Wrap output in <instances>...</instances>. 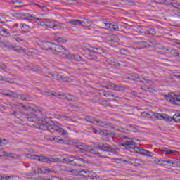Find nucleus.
<instances>
[{
	"label": "nucleus",
	"instance_id": "4468645a",
	"mask_svg": "<svg viewBox=\"0 0 180 180\" xmlns=\"http://www.w3.org/2000/svg\"><path fill=\"white\" fill-rule=\"evenodd\" d=\"M53 51H56L57 53H60L61 54H65L67 49L60 45L54 44Z\"/></svg>",
	"mask_w": 180,
	"mask_h": 180
},
{
	"label": "nucleus",
	"instance_id": "8fccbe9b",
	"mask_svg": "<svg viewBox=\"0 0 180 180\" xmlns=\"http://www.w3.org/2000/svg\"><path fill=\"white\" fill-rule=\"evenodd\" d=\"M41 20H40L39 26H46V23H47V20L41 18Z\"/></svg>",
	"mask_w": 180,
	"mask_h": 180
},
{
	"label": "nucleus",
	"instance_id": "9b49d317",
	"mask_svg": "<svg viewBox=\"0 0 180 180\" xmlns=\"http://www.w3.org/2000/svg\"><path fill=\"white\" fill-rule=\"evenodd\" d=\"M58 96H64V99H67V101H70V102H78V101H79V98H78V97H75V96L70 94H59Z\"/></svg>",
	"mask_w": 180,
	"mask_h": 180
},
{
	"label": "nucleus",
	"instance_id": "c756f323",
	"mask_svg": "<svg viewBox=\"0 0 180 180\" xmlns=\"http://www.w3.org/2000/svg\"><path fill=\"white\" fill-rule=\"evenodd\" d=\"M21 29L22 32H24L25 33H29V32H30V27L26 24H22Z\"/></svg>",
	"mask_w": 180,
	"mask_h": 180
},
{
	"label": "nucleus",
	"instance_id": "c85d7f7f",
	"mask_svg": "<svg viewBox=\"0 0 180 180\" xmlns=\"http://www.w3.org/2000/svg\"><path fill=\"white\" fill-rule=\"evenodd\" d=\"M145 34H151V36H155L157 34V31L154 28H150L145 31Z\"/></svg>",
	"mask_w": 180,
	"mask_h": 180
},
{
	"label": "nucleus",
	"instance_id": "09e8293b",
	"mask_svg": "<svg viewBox=\"0 0 180 180\" xmlns=\"http://www.w3.org/2000/svg\"><path fill=\"white\" fill-rule=\"evenodd\" d=\"M169 5H171L172 6H173V8H175L176 9H179V4L177 3H170Z\"/></svg>",
	"mask_w": 180,
	"mask_h": 180
},
{
	"label": "nucleus",
	"instance_id": "0eeeda50",
	"mask_svg": "<svg viewBox=\"0 0 180 180\" xmlns=\"http://www.w3.org/2000/svg\"><path fill=\"white\" fill-rule=\"evenodd\" d=\"M37 111L33 110L30 114H25L24 117L27 119L28 122H37Z\"/></svg>",
	"mask_w": 180,
	"mask_h": 180
},
{
	"label": "nucleus",
	"instance_id": "5701e85b",
	"mask_svg": "<svg viewBox=\"0 0 180 180\" xmlns=\"http://www.w3.org/2000/svg\"><path fill=\"white\" fill-rule=\"evenodd\" d=\"M86 58H88V60H90L91 61H96L98 60V57L96 56V55L94 54V52H92V51H91L89 53H86Z\"/></svg>",
	"mask_w": 180,
	"mask_h": 180
},
{
	"label": "nucleus",
	"instance_id": "0e129e2a",
	"mask_svg": "<svg viewBox=\"0 0 180 180\" xmlns=\"http://www.w3.org/2000/svg\"><path fill=\"white\" fill-rule=\"evenodd\" d=\"M141 79H142L141 77H136V79L135 81H136L137 82H144Z\"/></svg>",
	"mask_w": 180,
	"mask_h": 180
},
{
	"label": "nucleus",
	"instance_id": "20e7f679",
	"mask_svg": "<svg viewBox=\"0 0 180 180\" xmlns=\"http://www.w3.org/2000/svg\"><path fill=\"white\" fill-rule=\"evenodd\" d=\"M122 140L124 143H121L120 147H125V148H132L131 146H136V143L133 141V139L128 136H122Z\"/></svg>",
	"mask_w": 180,
	"mask_h": 180
},
{
	"label": "nucleus",
	"instance_id": "774afa93",
	"mask_svg": "<svg viewBox=\"0 0 180 180\" xmlns=\"http://www.w3.org/2000/svg\"><path fill=\"white\" fill-rule=\"evenodd\" d=\"M15 40L19 43V41H23V39L19 38L18 37H15Z\"/></svg>",
	"mask_w": 180,
	"mask_h": 180
},
{
	"label": "nucleus",
	"instance_id": "a211bd4d",
	"mask_svg": "<svg viewBox=\"0 0 180 180\" xmlns=\"http://www.w3.org/2000/svg\"><path fill=\"white\" fill-rule=\"evenodd\" d=\"M161 153L162 154H174V155H177V154H179V153L176 150H171L167 148H163L160 149Z\"/></svg>",
	"mask_w": 180,
	"mask_h": 180
},
{
	"label": "nucleus",
	"instance_id": "4d7b16f0",
	"mask_svg": "<svg viewBox=\"0 0 180 180\" xmlns=\"http://www.w3.org/2000/svg\"><path fill=\"white\" fill-rule=\"evenodd\" d=\"M174 101H177V102H180V95L174 94Z\"/></svg>",
	"mask_w": 180,
	"mask_h": 180
},
{
	"label": "nucleus",
	"instance_id": "39448f33",
	"mask_svg": "<svg viewBox=\"0 0 180 180\" xmlns=\"http://www.w3.org/2000/svg\"><path fill=\"white\" fill-rule=\"evenodd\" d=\"M3 95H4V96H9L10 98H16L17 99H21L22 101H27L26 98H25V95L19 94L12 91H9L8 93H4Z\"/></svg>",
	"mask_w": 180,
	"mask_h": 180
},
{
	"label": "nucleus",
	"instance_id": "f704fd0d",
	"mask_svg": "<svg viewBox=\"0 0 180 180\" xmlns=\"http://www.w3.org/2000/svg\"><path fill=\"white\" fill-rule=\"evenodd\" d=\"M34 6H37V8H39V9H41V11H43L44 12H47V11H49V9L47 8V7L46 6L39 5L37 4H34Z\"/></svg>",
	"mask_w": 180,
	"mask_h": 180
},
{
	"label": "nucleus",
	"instance_id": "e433bc0d",
	"mask_svg": "<svg viewBox=\"0 0 180 180\" xmlns=\"http://www.w3.org/2000/svg\"><path fill=\"white\" fill-rule=\"evenodd\" d=\"M56 143H58L59 144H64V143H65V141H64V139H61L57 136L53 137V141Z\"/></svg>",
	"mask_w": 180,
	"mask_h": 180
},
{
	"label": "nucleus",
	"instance_id": "4be33fe9",
	"mask_svg": "<svg viewBox=\"0 0 180 180\" xmlns=\"http://www.w3.org/2000/svg\"><path fill=\"white\" fill-rule=\"evenodd\" d=\"M0 36H4V37H11V33L8 32V30L5 29L2 26H0Z\"/></svg>",
	"mask_w": 180,
	"mask_h": 180
},
{
	"label": "nucleus",
	"instance_id": "58836bf2",
	"mask_svg": "<svg viewBox=\"0 0 180 180\" xmlns=\"http://www.w3.org/2000/svg\"><path fill=\"white\" fill-rule=\"evenodd\" d=\"M7 157H9V158H13V160H18V158H20V155L13 153H8Z\"/></svg>",
	"mask_w": 180,
	"mask_h": 180
},
{
	"label": "nucleus",
	"instance_id": "864d4df0",
	"mask_svg": "<svg viewBox=\"0 0 180 180\" xmlns=\"http://www.w3.org/2000/svg\"><path fill=\"white\" fill-rule=\"evenodd\" d=\"M54 25H56V24H53L51 22H49L48 24H46L45 26L46 27H49L50 29H54Z\"/></svg>",
	"mask_w": 180,
	"mask_h": 180
},
{
	"label": "nucleus",
	"instance_id": "2f4dec72",
	"mask_svg": "<svg viewBox=\"0 0 180 180\" xmlns=\"http://www.w3.org/2000/svg\"><path fill=\"white\" fill-rule=\"evenodd\" d=\"M53 40L58 43H67V40L60 37H54Z\"/></svg>",
	"mask_w": 180,
	"mask_h": 180
},
{
	"label": "nucleus",
	"instance_id": "6e6552de",
	"mask_svg": "<svg viewBox=\"0 0 180 180\" xmlns=\"http://www.w3.org/2000/svg\"><path fill=\"white\" fill-rule=\"evenodd\" d=\"M98 147L101 151H106L107 153H113L115 148H113L110 145H105L104 143H100Z\"/></svg>",
	"mask_w": 180,
	"mask_h": 180
},
{
	"label": "nucleus",
	"instance_id": "a19ab883",
	"mask_svg": "<svg viewBox=\"0 0 180 180\" xmlns=\"http://www.w3.org/2000/svg\"><path fill=\"white\" fill-rule=\"evenodd\" d=\"M165 98H166V100L168 101V102L173 103V105H178V103H175V98L174 97H165Z\"/></svg>",
	"mask_w": 180,
	"mask_h": 180
},
{
	"label": "nucleus",
	"instance_id": "ea45409f",
	"mask_svg": "<svg viewBox=\"0 0 180 180\" xmlns=\"http://www.w3.org/2000/svg\"><path fill=\"white\" fill-rule=\"evenodd\" d=\"M173 120H174L176 123H180V114H174L173 116Z\"/></svg>",
	"mask_w": 180,
	"mask_h": 180
},
{
	"label": "nucleus",
	"instance_id": "ddd939ff",
	"mask_svg": "<svg viewBox=\"0 0 180 180\" xmlns=\"http://www.w3.org/2000/svg\"><path fill=\"white\" fill-rule=\"evenodd\" d=\"M53 79H56V81H62L63 82H70V78L60 74L53 75Z\"/></svg>",
	"mask_w": 180,
	"mask_h": 180
},
{
	"label": "nucleus",
	"instance_id": "6ab92c4d",
	"mask_svg": "<svg viewBox=\"0 0 180 180\" xmlns=\"http://www.w3.org/2000/svg\"><path fill=\"white\" fill-rule=\"evenodd\" d=\"M132 165L134 167H144V165H146V163L138 159H132Z\"/></svg>",
	"mask_w": 180,
	"mask_h": 180
},
{
	"label": "nucleus",
	"instance_id": "a878e982",
	"mask_svg": "<svg viewBox=\"0 0 180 180\" xmlns=\"http://www.w3.org/2000/svg\"><path fill=\"white\" fill-rule=\"evenodd\" d=\"M85 120H86V122H89V123H93L94 124H95V123H99V120H97L94 117L91 116H86Z\"/></svg>",
	"mask_w": 180,
	"mask_h": 180
},
{
	"label": "nucleus",
	"instance_id": "37998d69",
	"mask_svg": "<svg viewBox=\"0 0 180 180\" xmlns=\"http://www.w3.org/2000/svg\"><path fill=\"white\" fill-rule=\"evenodd\" d=\"M110 30H119V26L116 24H110Z\"/></svg>",
	"mask_w": 180,
	"mask_h": 180
},
{
	"label": "nucleus",
	"instance_id": "dca6fc26",
	"mask_svg": "<svg viewBox=\"0 0 180 180\" xmlns=\"http://www.w3.org/2000/svg\"><path fill=\"white\" fill-rule=\"evenodd\" d=\"M4 46L6 49H12L13 50H14V51H17L18 53H22V51L26 53V49H22V47L20 46H10L8 45H6V44H4Z\"/></svg>",
	"mask_w": 180,
	"mask_h": 180
},
{
	"label": "nucleus",
	"instance_id": "bf43d9fd",
	"mask_svg": "<svg viewBox=\"0 0 180 180\" xmlns=\"http://www.w3.org/2000/svg\"><path fill=\"white\" fill-rule=\"evenodd\" d=\"M114 162H117V164H122V159L115 158Z\"/></svg>",
	"mask_w": 180,
	"mask_h": 180
},
{
	"label": "nucleus",
	"instance_id": "7ed1b4c3",
	"mask_svg": "<svg viewBox=\"0 0 180 180\" xmlns=\"http://www.w3.org/2000/svg\"><path fill=\"white\" fill-rule=\"evenodd\" d=\"M77 148L79 150H84V151H87L88 153H91V154H97L99 155V152L96 151L95 149L92 148L90 146H88L85 143H79L76 145Z\"/></svg>",
	"mask_w": 180,
	"mask_h": 180
},
{
	"label": "nucleus",
	"instance_id": "72a5a7b5",
	"mask_svg": "<svg viewBox=\"0 0 180 180\" xmlns=\"http://www.w3.org/2000/svg\"><path fill=\"white\" fill-rule=\"evenodd\" d=\"M113 90L117 91V92H124V91H126L124 86L117 85L115 86V89H113Z\"/></svg>",
	"mask_w": 180,
	"mask_h": 180
},
{
	"label": "nucleus",
	"instance_id": "2eb2a0df",
	"mask_svg": "<svg viewBox=\"0 0 180 180\" xmlns=\"http://www.w3.org/2000/svg\"><path fill=\"white\" fill-rule=\"evenodd\" d=\"M93 133H94V134H105V136H113V133H108V130H102L101 129H93Z\"/></svg>",
	"mask_w": 180,
	"mask_h": 180
},
{
	"label": "nucleus",
	"instance_id": "69168bd1",
	"mask_svg": "<svg viewBox=\"0 0 180 180\" xmlns=\"http://www.w3.org/2000/svg\"><path fill=\"white\" fill-rule=\"evenodd\" d=\"M131 95H134V96H139L141 94L140 93H137L136 91H131Z\"/></svg>",
	"mask_w": 180,
	"mask_h": 180
},
{
	"label": "nucleus",
	"instance_id": "f3484780",
	"mask_svg": "<svg viewBox=\"0 0 180 180\" xmlns=\"http://www.w3.org/2000/svg\"><path fill=\"white\" fill-rule=\"evenodd\" d=\"M9 106L11 108H13V109H20V108H22L25 110H27L30 107H26L22 103H17V104H12L11 103H8Z\"/></svg>",
	"mask_w": 180,
	"mask_h": 180
},
{
	"label": "nucleus",
	"instance_id": "423d86ee",
	"mask_svg": "<svg viewBox=\"0 0 180 180\" xmlns=\"http://www.w3.org/2000/svg\"><path fill=\"white\" fill-rule=\"evenodd\" d=\"M132 150H134V151H136V153H137L138 154H142V155H148V157H153V155L154 154H153L152 152H150L147 150H144V149H139V147H136V146H131Z\"/></svg>",
	"mask_w": 180,
	"mask_h": 180
},
{
	"label": "nucleus",
	"instance_id": "1a4fd4ad",
	"mask_svg": "<svg viewBox=\"0 0 180 180\" xmlns=\"http://www.w3.org/2000/svg\"><path fill=\"white\" fill-rule=\"evenodd\" d=\"M66 162H70L71 165H74L75 167H81V165L79 162H84V159L83 158H79V159H64Z\"/></svg>",
	"mask_w": 180,
	"mask_h": 180
},
{
	"label": "nucleus",
	"instance_id": "6e6d98bb",
	"mask_svg": "<svg viewBox=\"0 0 180 180\" xmlns=\"http://www.w3.org/2000/svg\"><path fill=\"white\" fill-rule=\"evenodd\" d=\"M27 70H28L29 71H39V69L36 67H33V68H27Z\"/></svg>",
	"mask_w": 180,
	"mask_h": 180
},
{
	"label": "nucleus",
	"instance_id": "338daca9",
	"mask_svg": "<svg viewBox=\"0 0 180 180\" xmlns=\"http://www.w3.org/2000/svg\"><path fill=\"white\" fill-rule=\"evenodd\" d=\"M11 178H13V177H12V176L4 177V176H0V180H2V179H11Z\"/></svg>",
	"mask_w": 180,
	"mask_h": 180
},
{
	"label": "nucleus",
	"instance_id": "c03bdc74",
	"mask_svg": "<svg viewBox=\"0 0 180 180\" xmlns=\"http://www.w3.org/2000/svg\"><path fill=\"white\" fill-rule=\"evenodd\" d=\"M153 116H155L156 119H160V120L165 119L164 116L158 112L154 113Z\"/></svg>",
	"mask_w": 180,
	"mask_h": 180
},
{
	"label": "nucleus",
	"instance_id": "aec40b11",
	"mask_svg": "<svg viewBox=\"0 0 180 180\" xmlns=\"http://www.w3.org/2000/svg\"><path fill=\"white\" fill-rule=\"evenodd\" d=\"M43 49H44V50H46V51H49V50L53 51L54 49V44L51 43L49 41H46V42L44 43Z\"/></svg>",
	"mask_w": 180,
	"mask_h": 180
},
{
	"label": "nucleus",
	"instance_id": "412c9836",
	"mask_svg": "<svg viewBox=\"0 0 180 180\" xmlns=\"http://www.w3.org/2000/svg\"><path fill=\"white\" fill-rule=\"evenodd\" d=\"M96 124L98 126H101V127H105V129L110 127V129H115V127H111L110 123H106V122L104 121H98V122H96Z\"/></svg>",
	"mask_w": 180,
	"mask_h": 180
},
{
	"label": "nucleus",
	"instance_id": "49530a36",
	"mask_svg": "<svg viewBox=\"0 0 180 180\" xmlns=\"http://www.w3.org/2000/svg\"><path fill=\"white\" fill-rule=\"evenodd\" d=\"M141 89H143V91H149V92H151V91H154V89L147 86H142Z\"/></svg>",
	"mask_w": 180,
	"mask_h": 180
},
{
	"label": "nucleus",
	"instance_id": "680f3d73",
	"mask_svg": "<svg viewBox=\"0 0 180 180\" xmlns=\"http://www.w3.org/2000/svg\"><path fill=\"white\" fill-rule=\"evenodd\" d=\"M53 29L56 30V29L58 30H60V29H61V25H53Z\"/></svg>",
	"mask_w": 180,
	"mask_h": 180
},
{
	"label": "nucleus",
	"instance_id": "a18cd8bd",
	"mask_svg": "<svg viewBox=\"0 0 180 180\" xmlns=\"http://www.w3.org/2000/svg\"><path fill=\"white\" fill-rule=\"evenodd\" d=\"M96 92H97V94H98L101 96L103 95V96H105V91L102 90V89H96Z\"/></svg>",
	"mask_w": 180,
	"mask_h": 180
},
{
	"label": "nucleus",
	"instance_id": "7c9ffc66",
	"mask_svg": "<svg viewBox=\"0 0 180 180\" xmlns=\"http://www.w3.org/2000/svg\"><path fill=\"white\" fill-rule=\"evenodd\" d=\"M94 50L92 53L95 54H103V53H105V51L101 48H94Z\"/></svg>",
	"mask_w": 180,
	"mask_h": 180
},
{
	"label": "nucleus",
	"instance_id": "393cba45",
	"mask_svg": "<svg viewBox=\"0 0 180 180\" xmlns=\"http://www.w3.org/2000/svg\"><path fill=\"white\" fill-rule=\"evenodd\" d=\"M139 44L140 47H142V49H146L147 47H153L152 44L149 41H143L139 42Z\"/></svg>",
	"mask_w": 180,
	"mask_h": 180
},
{
	"label": "nucleus",
	"instance_id": "79ce46f5",
	"mask_svg": "<svg viewBox=\"0 0 180 180\" xmlns=\"http://www.w3.org/2000/svg\"><path fill=\"white\" fill-rule=\"evenodd\" d=\"M127 127L128 129H129L131 131H134V133H137V131H139L137 128H136V127H134V126H133L131 124H129V125L127 126Z\"/></svg>",
	"mask_w": 180,
	"mask_h": 180
},
{
	"label": "nucleus",
	"instance_id": "b1692460",
	"mask_svg": "<svg viewBox=\"0 0 180 180\" xmlns=\"http://www.w3.org/2000/svg\"><path fill=\"white\" fill-rule=\"evenodd\" d=\"M21 16H24V18H25V19L29 20V18H32V19H34V20H41V18H39L37 17H35L33 15H31L30 13H21Z\"/></svg>",
	"mask_w": 180,
	"mask_h": 180
},
{
	"label": "nucleus",
	"instance_id": "473e14b6",
	"mask_svg": "<svg viewBox=\"0 0 180 180\" xmlns=\"http://www.w3.org/2000/svg\"><path fill=\"white\" fill-rule=\"evenodd\" d=\"M0 81H5L6 82H9L10 84H14L13 79H9L5 77L0 76Z\"/></svg>",
	"mask_w": 180,
	"mask_h": 180
},
{
	"label": "nucleus",
	"instance_id": "f8f14e48",
	"mask_svg": "<svg viewBox=\"0 0 180 180\" xmlns=\"http://www.w3.org/2000/svg\"><path fill=\"white\" fill-rule=\"evenodd\" d=\"M65 57L68 60H72V61H77V63L82 60V58L78 54L74 55V54L69 53V54H66Z\"/></svg>",
	"mask_w": 180,
	"mask_h": 180
},
{
	"label": "nucleus",
	"instance_id": "052dcab7",
	"mask_svg": "<svg viewBox=\"0 0 180 180\" xmlns=\"http://www.w3.org/2000/svg\"><path fill=\"white\" fill-rule=\"evenodd\" d=\"M142 79H143V81H145V82H146V84H151V82H152L151 80L147 79H146V77H142Z\"/></svg>",
	"mask_w": 180,
	"mask_h": 180
},
{
	"label": "nucleus",
	"instance_id": "cd10ccee",
	"mask_svg": "<svg viewBox=\"0 0 180 180\" xmlns=\"http://www.w3.org/2000/svg\"><path fill=\"white\" fill-rule=\"evenodd\" d=\"M32 170L33 171L34 175H36V174H45V168L43 167L42 169L40 167L37 168V172H36L35 167H32Z\"/></svg>",
	"mask_w": 180,
	"mask_h": 180
},
{
	"label": "nucleus",
	"instance_id": "f03ea898",
	"mask_svg": "<svg viewBox=\"0 0 180 180\" xmlns=\"http://www.w3.org/2000/svg\"><path fill=\"white\" fill-rule=\"evenodd\" d=\"M25 156L30 160H37V161H40L41 162H46L47 164H51V162H58L60 161L58 158H47L44 156L32 155L30 153L25 154Z\"/></svg>",
	"mask_w": 180,
	"mask_h": 180
},
{
	"label": "nucleus",
	"instance_id": "c9c22d12",
	"mask_svg": "<svg viewBox=\"0 0 180 180\" xmlns=\"http://www.w3.org/2000/svg\"><path fill=\"white\" fill-rule=\"evenodd\" d=\"M120 54H122V56H129L130 54V51L127 50L126 49H121L120 50Z\"/></svg>",
	"mask_w": 180,
	"mask_h": 180
},
{
	"label": "nucleus",
	"instance_id": "de8ad7c7",
	"mask_svg": "<svg viewBox=\"0 0 180 180\" xmlns=\"http://www.w3.org/2000/svg\"><path fill=\"white\" fill-rule=\"evenodd\" d=\"M163 120H166L167 122H172V120H174V117H171L167 115L166 117H164Z\"/></svg>",
	"mask_w": 180,
	"mask_h": 180
},
{
	"label": "nucleus",
	"instance_id": "5fc2aeb1",
	"mask_svg": "<svg viewBox=\"0 0 180 180\" xmlns=\"http://www.w3.org/2000/svg\"><path fill=\"white\" fill-rule=\"evenodd\" d=\"M44 139H45V140H49V141H53L54 137L46 135L44 136Z\"/></svg>",
	"mask_w": 180,
	"mask_h": 180
},
{
	"label": "nucleus",
	"instance_id": "603ef678",
	"mask_svg": "<svg viewBox=\"0 0 180 180\" xmlns=\"http://www.w3.org/2000/svg\"><path fill=\"white\" fill-rule=\"evenodd\" d=\"M62 120H67L68 122H71V120H72V119L71 118V117H68L67 115H63Z\"/></svg>",
	"mask_w": 180,
	"mask_h": 180
},
{
	"label": "nucleus",
	"instance_id": "4c0bfd02",
	"mask_svg": "<svg viewBox=\"0 0 180 180\" xmlns=\"http://www.w3.org/2000/svg\"><path fill=\"white\" fill-rule=\"evenodd\" d=\"M107 63L108 64H109V65H111L112 67H119V65H120V64L115 61H112V60H108Z\"/></svg>",
	"mask_w": 180,
	"mask_h": 180
},
{
	"label": "nucleus",
	"instance_id": "3c124183",
	"mask_svg": "<svg viewBox=\"0 0 180 180\" xmlns=\"http://www.w3.org/2000/svg\"><path fill=\"white\" fill-rule=\"evenodd\" d=\"M44 77L46 78H51V79H53L54 78V75L52 73H48L47 75H44Z\"/></svg>",
	"mask_w": 180,
	"mask_h": 180
},
{
	"label": "nucleus",
	"instance_id": "bb28decb",
	"mask_svg": "<svg viewBox=\"0 0 180 180\" xmlns=\"http://www.w3.org/2000/svg\"><path fill=\"white\" fill-rule=\"evenodd\" d=\"M69 23H70V25H80L84 26V23H85V22L81 21L79 20H70Z\"/></svg>",
	"mask_w": 180,
	"mask_h": 180
},
{
	"label": "nucleus",
	"instance_id": "9d476101",
	"mask_svg": "<svg viewBox=\"0 0 180 180\" xmlns=\"http://www.w3.org/2000/svg\"><path fill=\"white\" fill-rule=\"evenodd\" d=\"M78 174L80 175V176H84V178H86V179H94V178H95V176L91 175V172L89 171L79 170Z\"/></svg>",
	"mask_w": 180,
	"mask_h": 180
},
{
	"label": "nucleus",
	"instance_id": "13d9d810",
	"mask_svg": "<svg viewBox=\"0 0 180 180\" xmlns=\"http://www.w3.org/2000/svg\"><path fill=\"white\" fill-rule=\"evenodd\" d=\"M6 68H8V67H6L5 64L0 63V69L1 70H6Z\"/></svg>",
	"mask_w": 180,
	"mask_h": 180
},
{
	"label": "nucleus",
	"instance_id": "e2e57ef3",
	"mask_svg": "<svg viewBox=\"0 0 180 180\" xmlns=\"http://www.w3.org/2000/svg\"><path fill=\"white\" fill-rule=\"evenodd\" d=\"M50 172L53 173L54 172V170H51L50 169H45V174H49Z\"/></svg>",
	"mask_w": 180,
	"mask_h": 180
},
{
	"label": "nucleus",
	"instance_id": "f257e3e1",
	"mask_svg": "<svg viewBox=\"0 0 180 180\" xmlns=\"http://www.w3.org/2000/svg\"><path fill=\"white\" fill-rule=\"evenodd\" d=\"M41 122V123H40V127H45L46 130H48L50 131V133H61L63 136H65L67 134V131L56 124H51V121L47 122L45 119H42Z\"/></svg>",
	"mask_w": 180,
	"mask_h": 180
}]
</instances>
